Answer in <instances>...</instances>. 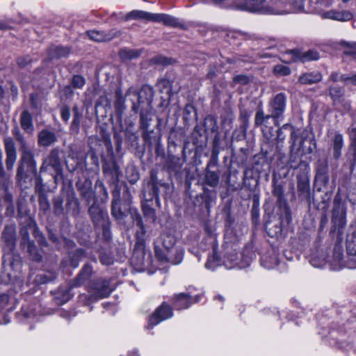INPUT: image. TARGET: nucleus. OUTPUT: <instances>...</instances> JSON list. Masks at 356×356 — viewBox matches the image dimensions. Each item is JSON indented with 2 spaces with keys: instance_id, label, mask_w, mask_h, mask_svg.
<instances>
[{
  "instance_id": "28",
  "label": "nucleus",
  "mask_w": 356,
  "mask_h": 356,
  "mask_svg": "<svg viewBox=\"0 0 356 356\" xmlns=\"http://www.w3.org/2000/svg\"><path fill=\"white\" fill-rule=\"evenodd\" d=\"M57 141L56 134L47 129H42L38 136V143L40 147H49Z\"/></svg>"
},
{
  "instance_id": "31",
  "label": "nucleus",
  "mask_w": 356,
  "mask_h": 356,
  "mask_svg": "<svg viewBox=\"0 0 356 356\" xmlns=\"http://www.w3.org/2000/svg\"><path fill=\"white\" fill-rule=\"evenodd\" d=\"M331 147L333 150V156L337 160L341 156V149L343 147V138L342 134L335 133L332 140Z\"/></svg>"
},
{
  "instance_id": "5",
  "label": "nucleus",
  "mask_w": 356,
  "mask_h": 356,
  "mask_svg": "<svg viewBox=\"0 0 356 356\" xmlns=\"http://www.w3.org/2000/svg\"><path fill=\"white\" fill-rule=\"evenodd\" d=\"M347 206L341 195L337 193L333 200V206L331 211V227L330 236L331 238L337 237V241L342 242L343 229L346 225Z\"/></svg>"
},
{
  "instance_id": "10",
  "label": "nucleus",
  "mask_w": 356,
  "mask_h": 356,
  "mask_svg": "<svg viewBox=\"0 0 356 356\" xmlns=\"http://www.w3.org/2000/svg\"><path fill=\"white\" fill-rule=\"evenodd\" d=\"M282 56L284 60L289 63L298 61L304 63L318 60L319 58V54L317 51L313 49L303 53L299 49H293L286 51L283 54Z\"/></svg>"
},
{
  "instance_id": "33",
  "label": "nucleus",
  "mask_w": 356,
  "mask_h": 356,
  "mask_svg": "<svg viewBox=\"0 0 356 356\" xmlns=\"http://www.w3.org/2000/svg\"><path fill=\"white\" fill-rule=\"evenodd\" d=\"M152 22H162L166 26L177 27L180 23L178 19L166 14H154Z\"/></svg>"
},
{
  "instance_id": "21",
  "label": "nucleus",
  "mask_w": 356,
  "mask_h": 356,
  "mask_svg": "<svg viewBox=\"0 0 356 356\" xmlns=\"http://www.w3.org/2000/svg\"><path fill=\"white\" fill-rule=\"evenodd\" d=\"M86 257L83 249L78 248L74 251H69L67 255L63 258L62 264L63 267H77L79 262Z\"/></svg>"
},
{
  "instance_id": "34",
  "label": "nucleus",
  "mask_w": 356,
  "mask_h": 356,
  "mask_svg": "<svg viewBox=\"0 0 356 356\" xmlns=\"http://www.w3.org/2000/svg\"><path fill=\"white\" fill-rule=\"evenodd\" d=\"M141 49H134L124 47L119 50L118 56L122 61L127 62L138 58L141 55Z\"/></svg>"
},
{
  "instance_id": "6",
  "label": "nucleus",
  "mask_w": 356,
  "mask_h": 356,
  "mask_svg": "<svg viewBox=\"0 0 356 356\" xmlns=\"http://www.w3.org/2000/svg\"><path fill=\"white\" fill-rule=\"evenodd\" d=\"M131 218L133 222L139 228L136 233V241L134 245L133 255L131 259V263L133 266H141L143 263L145 257V238L146 234V228L143 222L141 215L139 213L136 209H134L131 211Z\"/></svg>"
},
{
  "instance_id": "27",
  "label": "nucleus",
  "mask_w": 356,
  "mask_h": 356,
  "mask_svg": "<svg viewBox=\"0 0 356 356\" xmlns=\"http://www.w3.org/2000/svg\"><path fill=\"white\" fill-rule=\"evenodd\" d=\"M321 17L323 19H330L333 20H337L341 22L350 20L353 15L348 10L338 11L336 10H330L324 12L321 14Z\"/></svg>"
},
{
  "instance_id": "56",
  "label": "nucleus",
  "mask_w": 356,
  "mask_h": 356,
  "mask_svg": "<svg viewBox=\"0 0 356 356\" xmlns=\"http://www.w3.org/2000/svg\"><path fill=\"white\" fill-rule=\"evenodd\" d=\"M298 160V155L297 153L293 152V151L291 152L290 149V155L289 159V165L291 168L293 169H300L301 172L304 171L303 166H300V163L305 162L304 161L300 160V161Z\"/></svg>"
},
{
  "instance_id": "46",
  "label": "nucleus",
  "mask_w": 356,
  "mask_h": 356,
  "mask_svg": "<svg viewBox=\"0 0 356 356\" xmlns=\"http://www.w3.org/2000/svg\"><path fill=\"white\" fill-rule=\"evenodd\" d=\"M251 115H252L251 111H248L246 109H241L240 110L239 120L241 122L240 129L244 136L245 135L247 129L249 127V119H250Z\"/></svg>"
},
{
  "instance_id": "54",
  "label": "nucleus",
  "mask_w": 356,
  "mask_h": 356,
  "mask_svg": "<svg viewBox=\"0 0 356 356\" xmlns=\"http://www.w3.org/2000/svg\"><path fill=\"white\" fill-rule=\"evenodd\" d=\"M154 250L155 257L159 261L161 264H168V257L164 248H162L159 244H154Z\"/></svg>"
},
{
  "instance_id": "25",
  "label": "nucleus",
  "mask_w": 356,
  "mask_h": 356,
  "mask_svg": "<svg viewBox=\"0 0 356 356\" xmlns=\"http://www.w3.org/2000/svg\"><path fill=\"white\" fill-rule=\"evenodd\" d=\"M266 230L270 237H279L282 233V220L273 217L265 225Z\"/></svg>"
},
{
  "instance_id": "8",
  "label": "nucleus",
  "mask_w": 356,
  "mask_h": 356,
  "mask_svg": "<svg viewBox=\"0 0 356 356\" xmlns=\"http://www.w3.org/2000/svg\"><path fill=\"white\" fill-rule=\"evenodd\" d=\"M61 151L58 147L52 149L48 155L43 159L42 163L40 168V172H45L51 169L54 175V182L56 183L58 178L63 177V170L62 165V159L60 157Z\"/></svg>"
},
{
  "instance_id": "20",
  "label": "nucleus",
  "mask_w": 356,
  "mask_h": 356,
  "mask_svg": "<svg viewBox=\"0 0 356 356\" xmlns=\"http://www.w3.org/2000/svg\"><path fill=\"white\" fill-rule=\"evenodd\" d=\"M148 186L151 187L149 192L150 195L152 196L151 199L155 197L156 200H159V187L161 186L165 188L169 187V184L168 183H165L162 179H159L158 171L156 169H152L150 171Z\"/></svg>"
},
{
  "instance_id": "12",
  "label": "nucleus",
  "mask_w": 356,
  "mask_h": 356,
  "mask_svg": "<svg viewBox=\"0 0 356 356\" xmlns=\"http://www.w3.org/2000/svg\"><path fill=\"white\" fill-rule=\"evenodd\" d=\"M202 298V294L191 296V292L175 294L172 298V303L177 310L188 309L193 303L198 302Z\"/></svg>"
},
{
  "instance_id": "37",
  "label": "nucleus",
  "mask_w": 356,
  "mask_h": 356,
  "mask_svg": "<svg viewBox=\"0 0 356 356\" xmlns=\"http://www.w3.org/2000/svg\"><path fill=\"white\" fill-rule=\"evenodd\" d=\"M203 126L205 133L211 132L215 135L220 133L217 118L214 115H208L204 120Z\"/></svg>"
},
{
  "instance_id": "4",
  "label": "nucleus",
  "mask_w": 356,
  "mask_h": 356,
  "mask_svg": "<svg viewBox=\"0 0 356 356\" xmlns=\"http://www.w3.org/2000/svg\"><path fill=\"white\" fill-rule=\"evenodd\" d=\"M37 175V163L32 149L22 152L16 173V182L22 188H29Z\"/></svg>"
},
{
  "instance_id": "59",
  "label": "nucleus",
  "mask_w": 356,
  "mask_h": 356,
  "mask_svg": "<svg viewBox=\"0 0 356 356\" xmlns=\"http://www.w3.org/2000/svg\"><path fill=\"white\" fill-rule=\"evenodd\" d=\"M328 175V164L325 160H319L316 163V175Z\"/></svg>"
},
{
  "instance_id": "23",
  "label": "nucleus",
  "mask_w": 356,
  "mask_h": 356,
  "mask_svg": "<svg viewBox=\"0 0 356 356\" xmlns=\"http://www.w3.org/2000/svg\"><path fill=\"white\" fill-rule=\"evenodd\" d=\"M273 195L276 197V204L284 210L286 215L289 213V208L284 195V186L282 184L273 181Z\"/></svg>"
},
{
  "instance_id": "62",
  "label": "nucleus",
  "mask_w": 356,
  "mask_h": 356,
  "mask_svg": "<svg viewBox=\"0 0 356 356\" xmlns=\"http://www.w3.org/2000/svg\"><path fill=\"white\" fill-rule=\"evenodd\" d=\"M33 235L41 248L48 246V242L44 235L38 230V227L34 229Z\"/></svg>"
},
{
  "instance_id": "26",
  "label": "nucleus",
  "mask_w": 356,
  "mask_h": 356,
  "mask_svg": "<svg viewBox=\"0 0 356 356\" xmlns=\"http://www.w3.org/2000/svg\"><path fill=\"white\" fill-rule=\"evenodd\" d=\"M71 51V47L59 45H51L47 49L49 60L60 59L68 56Z\"/></svg>"
},
{
  "instance_id": "60",
  "label": "nucleus",
  "mask_w": 356,
  "mask_h": 356,
  "mask_svg": "<svg viewBox=\"0 0 356 356\" xmlns=\"http://www.w3.org/2000/svg\"><path fill=\"white\" fill-rule=\"evenodd\" d=\"M173 60L172 58L159 55L152 58L150 59V63L154 65H168L172 64Z\"/></svg>"
},
{
  "instance_id": "11",
  "label": "nucleus",
  "mask_w": 356,
  "mask_h": 356,
  "mask_svg": "<svg viewBox=\"0 0 356 356\" xmlns=\"http://www.w3.org/2000/svg\"><path fill=\"white\" fill-rule=\"evenodd\" d=\"M286 96L284 93L280 92L277 94L269 102V111L273 112L275 125L279 127L278 120L283 118V115L286 108Z\"/></svg>"
},
{
  "instance_id": "41",
  "label": "nucleus",
  "mask_w": 356,
  "mask_h": 356,
  "mask_svg": "<svg viewBox=\"0 0 356 356\" xmlns=\"http://www.w3.org/2000/svg\"><path fill=\"white\" fill-rule=\"evenodd\" d=\"M153 16L154 14L145 12L143 10H136L127 13L125 16V19H146L149 21H152Z\"/></svg>"
},
{
  "instance_id": "22",
  "label": "nucleus",
  "mask_w": 356,
  "mask_h": 356,
  "mask_svg": "<svg viewBox=\"0 0 356 356\" xmlns=\"http://www.w3.org/2000/svg\"><path fill=\"white\" fill-rule=\"evenodd\" d=\"M76 187L79 191L81 197L86 201L87 204L96 200L92 188V181L89 179H85L83 181H77Z\"/></svg>"
},
{
  "instance_id": "1",
  "label": "nucleus",
  "mask_w": 356,
  "mask_h": 356,
  "mask_svg": "<svg viewBox=\"0 0 356 356\" xmlns=\"http://www.w3.org/2000/svg\"><path fill=\"white\" fill-rule=\"evenodd\" d=\"M127 96L133 95L131 110L134 113L140 112V128L143 130V138L146 142L149 139V122L152 120V102L154 96L152 87L144 85L139 91L129 88Z\"/></svg>"
},
{
  "instance_id": "55",
  "label": "nucleus",
  "mask_w": 356,
  "mask_h": 356,
  "mask_svg": "<svg viewBox=\"0 0 356 356\" xmlns=\"http://www.w3.org/2000/svg\"><path fill=\"white\" fill-rule=\"evenodd\" d=\"M126 177L130 184H134L138 181L140 174L134 166H129L126 169Z\"/></svg>"
},
{
  "instance_id": "16",
  "label": "nucleus",
  "mask_w": 356,
  "mask_h": 356,
  "mask_svg": "<svg viewBox=\"0 0 356 356\" xmlns=\"http://www.w3.org/2000/svg\"><path fill=\"white\" fill-rule=\"evenodd\" d=\"M90 292L95 298H104L109 296L113 291L109 281L102 280L97 282H92L90 286Z\"/></svg>"
},
{
  "instance_id": "17",
  "label": "nucleus",
  "mask_w": 356,
  "mask_h": 356,
  "mask_svg": "<svg viewBox=\"0 0 356 356\" xmlns=\"http://www.w3.org/2000/svg\"><path fill=\"white\" fill-rule=\"evenodd\" d=\"M265 0H238L236 8L238 10L251 13H266L264 7Z\"/></svg>"
},
{
  "instance_id": "51",
  "label": "nucleus",
  "mask_w": 356,
  "mask_h": 356,
  "mask_svg": "<svg viewBox=\"0 0 356 356\" xmlns=\"http://www.w3.org/2000/svg\"><path fill=\"white\" fill-rule=\"evenodd\" d=\"M142 211L143 216L154 223L156 220V211L147 202L142 204Z\"/></svg>"
},
{
  "instance_id": "42",
  "label": "nucleus",
  "mask_w": 356,
  "mask_h": 356,
  "mask_svg": "<svg viewBox=\"0 0 356 356\" xmlns=\"http://www.w3.org/2000/svg\"><path fill=\"white\" fill-rule=\"evenodd\" d=\"M25 248L27 249V252L31 259L37 262L42 261V256L38 251V248L33 241L26 243Z\"/></svg>"
},
{
  "instance_id": "53",
  "label": "nucleus",
  "mask_w": 356,
  "mask_h": 356,
  "mask_svg": "<svg viewBox=\"0 0 356 356\" xmlns=\"http://www.w3.org/2000/svg\"><path fill=\"white\" fill-rule=\"evenodd\" d=\"M291 129V124L286 123L284 124L282 127H280L277 131V138L276 140L277 141V144L280 143H283L286 139V136L289 134V132Z\"/></svg>"
},
{
  "instance_id": "58",
  "label": "nucleus",
  "mask_w": 356,
  "mask_h": 356,
  "mask_svg": "<svg viewBox=\"0 0 356 356\" xmlns=\"http://www.w3.org/2000/svg\"><path fill=\"white\" fill-rule=\"evenodd\" d=\"M125 139L129 144L135 148L138 145L139 138L136 133L127 129L125 130Z\"/></svg>"
},
{
  "instance_id": "63",
  "label": "nucleus",
  "mask_w": 356,
  "mask_h": 356,
  "mask_svg": "<svg viewBox=\"0 0 356 356\" xmlns=\"http://www.w3.org/2000/svg\"><path fill=\"white\" fill-rule=\"evenodd\" d=\"M35 191L37 195L47 193L45 184L42 181L40 176H37L35 179Z\"/></svg>"
},
{
  "instance_id": "13",
  "label": "nucleus",
  "mask_w": 356,
  "mask_h": 356,
  "mask_svg": "<svg viewBox=\"0 0 356 356\" xmlns=\"http://www.w3.org/2000/svg\"><path fill=\"white\" fill-rule=\"evenodd\" d=\"M316 149V143L314 134L305 129L300 134V141L298 150L302 155L311 154Z\"/></svg>"
},
{
  "instance_id": "61",
  "label": "nucleus",
  "mask_w": 356,
  "mask_h": 356,
  "mask_svg": "<svg viewBox=\"0 0 356 356\" xmlns=\"http://www.w3.org/2000/svg\"><path fill=\"white\" fill-rule=\"evenodd\" d=\"M347 161L350 164V170L353 172L354 168L356 165V147H350L347 154Z\"/></svg>"
},
{
  "instance_id": "40",
  "label": "nucleus",
  "mask_w": 356,
  "mask_h": 356,
  "mask_svg": "<svg viewBox=\"0 0 356 356\" xmlns=\"http://www.w3.org/2000/svg\"><path fill=\"white\" fill-rule=\"evenodd\" d=\"M20 124L22 129L27 133H31L33 130L32 117L28 111H24L21 114Z\"/></svg>"
},
{
  "instance_id": "64",
  "label": "nucleus",
  "mask_w": 356,
  "mask_h": 356,
  "mask_svg": "<svg viewBox=\"0 0 356 356\" xmlns=\"http://www.w3.org/2000/svg\"><path fill=\"white\" fill-rule=\"evenodd\" d=\"M85 83L86 79L81 75H74L70 81V84L74 88H81Z\"/></svg>"
},
{
  "instance_id": "24",
  "label": "nucleus",
  "mask_w": 356,
  "mask_h": 356,
  "mask_svg": "<svg viewBox=\"0 0 356 356\" xmlns=\"http://www.w3.org/2000/svg\"><path fill=\"white\" fill-rule=\"evenodd\" d=\"M103 172L106 176H108L111 179V181L117 185L119 177L121 174L120 167L115 160L104 162L102 166Z\"/></svg>"
},
{
  "instance_id": "14",
  "label": "nucleus",
  "mask_w": 356,
  "mask_h": 356,
  "mask_svg": "<svg viewBox=\"0 0 356 356\" xmlns=\"http://www.w3.org/2000/svg\"><path fill=\"white\" fill-rule=\"evenodd\" d=\"M88 213L95 228L110 221L106 211L97 203L96 200L94 201L93 204L89 207Z\"/></svg>"
},
{
  "instance_id": "50",
  "label": "nucleus",
  "mask_w": 356,
  "mask_h": 356,
  "mask_svg": "<svg viewBox=\"0 0 356 356\" xmlns=\"http://www.w3.org/2000/svg\"><path fill=\"white\" fill-rule=\"evenodd\" d=\"M31 223L29 222L28 225L21 227L19 229L20 247L23 249L25 248L26 243L33 241L29 236V227Z\"/></svg>"
},
{
  "instance_id": "15",
  "label": "nucleus",
  "mask_w": 356,
  "mask_h": 356,
  "mask_svg": "<svg viewBox=\"0 0 356 356\" xmlns=\"http://www.w3.org/2000/svg\"><path fill=\"white\" fill-rule=\"evenodd\" d=\"M173 316L172 309L165 302H163L149 317L147 329H152L163 321L168 319Z\"/></svg>"
},
{
  "instance_id": "48",
  "label": "nucleus",
  "mask_w": 356,
  "mask_h": 356,
  "mask_svg": "<svg viewBox=\"0 0 356 356\" xmlns=\"http://www.w3.org/2000/svg\"><path fill=\"white\" fill-rule=\"evenodd\" d=\"M329 94L332 99L333 105L343 97L344 89L339 86H331L329 89Z\"/></svg>"
},
{
  "instance_id": "39",
  "label": "nucleus",
  "mask_w": 356,
  "mask_h": 356,
  "mask_svg": "<svg viewBox=\"0 0 356 356\" xmlns=\"http://www.w3.org/2000/svg\"><path fill=\"white\" fill-rule=\"evenodd\" d=\"M12 133L15 140L18 143L20 152L31 149L29 146L24 135L17 127H15L13 129Z\"/></svg>"
},
{
  "instance_id": "35",
  "label": "nucleus",
  "mask_w": 356,
  "mask_h": 356,
  "mask_svg": "<svg viewBox=\"0 0 356 356\" xmlns=\"http://www.w3.org/2000/svg\"><path fill=\"white\" fill-rule=\"evenodd\" d=\"M322 79V75L318 72H307L302 74L298 78V82L301 84H313L318 83Z\"/></svg>"
},
{
  "instance_id": "47",
  "label": "nucleus",
  "mask_w": 356,
  "mask_h": 356,
  "mask_svg": "<svg viewBox=\"0 0 356 356\" xmlns=\"http://www.w3.org/2000/svg\"><path fill=\"white\" fill-rule=\"evenodd\" d=\"M332 188L325 192V194L322 197L321 202L318 203V205L316 206V209L318 210H320L321 211H327L330 206V201L332 197Z\"/></svg>"
},
{
  "instance_id": "18",
  "label": "nucleus",
  "mask_w": 356,
  "mask_h": 356,
  "mask_svg": "<svg viewBox=\"0 0 356 356\" xmlns=\"http://www.w3.org/2000/svg\"><path fill=\"white\" fill-rule=\"evenodd\" d=\"M185 161L181 159L177 156L173 154H168L163 169L166 170L169 175V177L172 174L177 175L181 172L182 166Z\"/></svg>"
},
{
  "instance_id": "3",
  "label": "nucleus",
  "mask_w": 356,
  "mask_h": 356,
  "mask_svg": "<svg viewBox=\"0 0 356 356\" xmlns=\"http://www.w3.org/2000/svg\"><path fill=\"white\" fill-rule=\"evenodd\" d=\"M1 238L3 243V264L4 267H15L22 264L19 254L15 252L17 239L16 225L14 223L5 225Z\"/></svg>"
},
{
  "instance_id": "9",
  "label": "nucleus",
  "mask_w": 356,
  "mask_h": 356,
  "mask_svg": "<svg viewBox=\"0 0 356 356\" xmlns=\"http://www.w3.org/2000/svg\"><path fill=\"white\" fill-rule=\"evenodd\" d=\"M112 194L113 199L111 203V214L115 220H122L129 214H131V211H132L134 208L129 205V202L120 203V189L118 186H115L112 191Z\"/></svg>"
},
{
  "instance_id": "52",
  "label": "nucleus",
  "mask_w": 356,
  "mask_h": 356,
  "mask_svg": "<svg viewBox=\"0 0 356 356\" xmlns=\"http://www.w3.org/2000/svg\"><path fill=\"white\" fill-rule=\"evenodd\" d=\"M92 275L91 268H83L78 276L74 280L73 286L81 285Z\"/></svg>"
},
{
  "instance_id": "38",
  "label": "nucleus",
  "mask_w": 356,
  "mask_h": 356,
  "mask_svg": "<svg viewBox=\"0 0 356 356\" xmlns=\"http://www.w3.org/2000/svg\"><path fill=\"white\" fill-rule=\"evenodd\" d=\"M225 147V136H222L220 133H216L211 143V152L220 154Z\"/></svg>"
},
{
  "instance_id": "19",
  "label": "nucleus",
  "mask_w": 356,
  "mask_h": 356,
  "mask_svg": "<svg viewBox=\"0 0 356 356\" xmlns=\"http://www.w3.org/2000/svg\"><path fill=\"white\" fill-rule=\"evenodd\" d=\"M4 146L6 154V165L8 170L13 168L17 159V150L13 139L10 137L4 138Z\"/></svg>"
},
{
  "instance_id": "2",
  "label": "nucleus",
  "mask_w": 356,
  "mask_h": 356,
  "mask_svg": "<svg viewBox=\"0 0 356 356\" xmlns=\"http://www.w3.org/2000/svg\"><path fill=\"white\" fill-rule=\"evenodd\" d=\"M52 213L56 217H65L68 214L77 217L81 212V203L74 191L71 188L54 195L51 200Z\"/></svg>"
},
{
  "instance_id": "7",
  "label": "nucleus",
  "mask_w": 356,
  "mask_h": 356,
  "mask_svg": "<svg viewBox=\"0 0 356 356\" xmlns=\"http://www.w3.org/2000/svg\"><path fill=\"white\" fill-rule=\"evenodd\" d=\"M300 166H303L304 171L296 176L298 196L301 201H305L310 207L312 204H314V197L310 188L309 166L307 162L300 163Z\"/></svg>"
},
{
  "instance_id": "43",
  "label": "nucleus",
  "mask_w": 356,
  "mask_h": 356,
  "mask_svg": "<svg viewBox=\"0 0 356 356\" xmlns=\"http://www.w3.org/2000/svg\"><path fill=\"white\" fill-rule=\"evenodd\" d=\"M154 244H159L162 248H164L166 251H169L170 249L174 246L175 240L170 234H162Z\"/></svg>"
},
{
  "instance_id": "29",
  "label": "nucleus",
  "mask_w": 356,
  "mask_h": 356,
  "mask_svg": "<svg viewBox=\"0 0 356 356\" xmlns=\"http://www.w3.org/2000/svg\"><path fill=\"white\" fill-rule=\"evenodd\" d=\"M82 118V111L77 105H74L72 108V121L70 126L71 134L77 135L79 133Z\"/></svg>"
},
{
  "instance_id": "57",
  "label": "nucleus",
  "mask_w": 356,
  "mask_h": 356,
  "mask_svg": "<svg viewBox=\"0 0 356 356\" xmlns=\"http://www.w3.org/2000/svg\"><path fill=\"white\" fill-rule=\"evenodd\" d=\"M184 257V250L181 248H177L175 250V252L168 257V263L172 265H178L179 264Z\"/></svg>"
},
{
  "instance_id": "49",
  "label": "nucleus",
  "mask_w": 356,
  "mask_h": 356,
  "mask_svg": "<svg viewBox=\"0 0 356 356\" xmlns=\"http://www.w3.org/2000/svg\"><path fill=\"white\" fill-rule=\"evenodd\" d=\"M329 182V175L315 176L314 181V188L320 192L323 188H325Z\"/></svg>"
},
{
  "instance_id": "44",
  "label": "nucleus",
  "mask_w": 356,
  "mask_h": 356,
  "mask_svg": "<svg viewBox=\"0 0 356 356\" xmlns=\"http://www.w3.org/2000/svg\"><path fill=\"white\" fill-rule=\"evenodd\" d=\"M38 200L40 211L42 212L44 215L48 214L50 211L51 204L47 193L38 195Z\"/></svg>"
},
{
  "instance_id": "30",
  "label": "nucleus",
  "mask_w": 356,
  "mask_h": 356,
  "mask_svg": "<svg viewBox=\"0 0 356 356\" xmlns=\"http://www.w3.org/2000/svg\"><path fill=\"white\" fill-rule=\"evenodd\" d=\"M220 172L219 170H211L206 168L204 178V184L211 188H216L219 184Z\"/></svg>"
},
{
  "instance_id": "36",
  "label": "nucleus",
  "mask_w": 356,
  "mask_h": 356,
  "mask_svg": "<svg viewBox=\"0 0 356 356\" xmlns=\"http://www.w3.org/2000/svg\"><path fill=\"white\" fill-rule=\"evenodd\" d=\"M115 102L114 107L118 117L122 118L126 106L124 104L125 100L122 95V91L121 89L118 88L115 92Z\"/></svg>"
},
{
  "instance_id": "45",
  "label": "nucleus",
  "mask_w": 356,
  "mask_h": 356,
  "mask_svg": "<svg viewBox=\"0 0 356 356\" xmlns=\"http://www.w3.org/2000/svg\"><path fill=\"white\" fill-rule=\"evenodd\" d=\"M346 251L348 254L356 256V230L347 235Z\"/></svg>"
},
{
  "instance_id": "32",
  "label": "nucleus",
  "mask_w": 356,
  "mask_h": 356,
  "mask_svg": "<svg viewBox=\"0 0 356 356\" xmlns=\"http://www.w3.org/2000/svg\"><path fill=\"white\" fill-rule=\"evenodd\" d=\"M87 34L91 40L96 42L110 41L118 36L117 33L113 31L104 33L97 31H88Z\"/></svg>"
}]
</instances>
